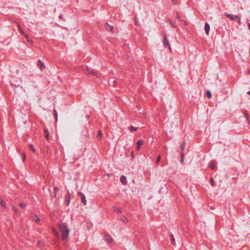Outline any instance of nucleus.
Returning a JSON list of instances; mask_svg holds the SVG:
<instances>
[{
    "label": "nucleus",
    "instance_id": "nucleus-23",
    "mask_svg": "<svg viewBox=\"0 0 250 250\" xmlns=\"http://www.w3.org/2000/svg\"><path fill=\"white\" fill-rule=\"evenodd\" d=\"M161 160V156L159 155H158V156L157 157V159H156V164L157 165H158V164L159 163V162Z\"/></svg>",
    "mask_w": 250,
    "mask_h": 250
},
{
    "label": "nucleus",
    "instance_id": "nucleus-14",
    "mask_svg": "<svg viewBox=\"0 0 250 250\" xmlns=\"http://www.w3.org/2000/svg\"><path fill=\"white\" fill-rule=\"evenodd\" d=\"M170 236V238H171V243L173 245H174V246L176 245L175 240L174 239L173 235L172 234H171Z\"/></svg>",
    "mask_w": 250,
    "mask_h": 250
},
{
    "label": "nucleus",
    "instance_id": "nucleus-12",
    "mask_svg": "<svg viewBox=\"0 0 250 250\" xmlns=\"http://www.w3.org/2000/svg\"><path fill=\"white\" fill-rule=\"evenodd\" d=\"M143 144V141L142 140H139L138 141L137 143V149L139 150L140 149V147Z\"/></svg>",
    "mask_w": 250,
    "mask_h": 250
},
{
    "label": "nucleus",
    "instance_id": "nucleus-7",
    "mask_svg": "<svg viewBox=\"0 0 250 250\" xmlns=\"http://www.w3.org/2000/svg\"><path fill=\"white\" fill-rule=\"evenodd\" d=\"M105 241L110 244H111L113 242V239L111 238V237L110 235H106L105 236Z\"/></svg>",
    "mask_w": 250,
    "mask_h": 250
},
{
    "label": "nucleus",
    "instance_id": "nucleus-19",
    "mask_svg": "<svg viewBox=\"0 0 250 250\" xmlns=\"http://www.w3.org/2000/svg\"><path fill=\"white\" fill-rule=\"evenodd\" d=\"M33 219L35 220L37 222H39L40 220V218L36 215H35L33 216Z\"/></svg>",
    "mask_w": 250,
    "mask_h": 250
},
{
    "label": "nucleus",
    "instance_id": "nucleus-30",
    "mask_svg": "<svg viewBox=\"0 0 250 250\" xmlns=\"http://www.w3.org/2000/svg\"><path fill=\"white\" fill-rule=\"evenodd\" d=\"M184 161V153H181V162L183 163Z\"/></svg>",
    "mask_w": 250,
    "mask_h": 250
},
{
    "label": "nucleus",
    "instance_id": "nucleus-34",
    "mask_svg": "<svg viewBox=\"0 0 250 250\" xmlns=\"http://www.w3.org/2000/svg\"><path fill=\"white\" fill-rule=\"evenodd\" d=\"M25 37L26 38L27 42H31L32 40H30L27 35H25Z\"/></svg>",
    "mask_w": 250,
    "mask_h": 250
},
{
    "label": "nucleus",
    "instance_id": "nucleus-37",
    "mask_svg": "<svg viewBox=\"0 0 250 250\" xmlns=\"http://www.w3.org/2000/svg\"><path fill=\"white\" fill-rule=\"evenodd\" d=\"M25 157H26V155H25V154H24L23 156V161H24Z\"/></svg>",
    "mask_w": 250,
    "mask_h": 250
},
{
    "label": "nucleus",
    "instance_id": "nucleus-11",
    "mask_svg": "<svg viewBox=\"0 0 250 250\" xmlns=\"http://www.w3.org/2000/svg\"><path fill=\"white\" fill-rule=\"evenodd\" d=\"M225 15L228 18L230 19L231 20H234V15L232 14H229L227 13H225Z\"/></svg>",
    "mask_w": 250,
    "mask_h": 250
},
{
    "label": "nucleus",
    "instance_id": "nucleus-36",
    "mask_svg": "<svg viewBox=\"0 0 250 250\" xmlns=\"http://www.w3.org/2000/svg\"><path fill=\"white\" fill-rule=\"evenodd\" d=\"M11 85L13 86V87L14 88H15V87H19V86H16V85L13 84H12V83H11Z\"/></svg>",
    "mask_w": 250,
    "mask_h": 250
},
{
    "label": "nucleus",
    "instance_id": "nucleus-18",
    "mask_svg": "<svg viewBox=\"0 0 250 250\" xmlns=\"http://www.w3.org/2000/svg\"><path fill=\"white\" fill-rule=\"evenodd\" d=\"M0 204L2 208H6V204L3 202V201L0 198Z\"/></svg>",
    "mask_w": 250,
    "mask_h": 250
},
{
    "label": "nucleus",
    "instance_id": "nucleus-6",
    "mask_svg": "<svg viewBox=\"0 0 250 250\" xmlns=\"http://www.w3.org/2000/svg\"><path fill=\"white\" fill-rule=\"evenodd\" d=\"M205 30L206 34L208 35L210 30V25L207 22H206L205 24Z\"/></svg>",
    "mask_w": 250,
    "mask_h": 250
},
{
    "label": "nucleus",
    "instance_id": "nucleus-29",
    "mask_svg": "<svg viewBox=\"0 0 250 250\" xmlns=\"http://www.w3.org/2000/svg\"><path fill=\"white\" fill-rule=\"evenodd\" d=\"M19 206H20L21 208H25V205L22 203H20L19 204Z\"/></svg>",
    "mask_w": 250,
    "mask_h": 250
},
{
    "label": "nucleus",
    "instance_id": "nucleus-4",
    "mask_svg": "<svg viewBox=\"0 0 250 250\" xmlns=\"http://www.w3.org/2000/svg\"><path fill=\"white\" fill-rule=\"evenodd\" d=\"M70 202V193L68 190L67 191L65 197V204L66 206H68Z\"/></svg>",
    "mask_w": 250,
    "mask_h": 250
},
{
    "label": "nucleus",
    "instance_id": "nucleus-20",
    "mask_svg": "<svg viewBox=\"0 0 250 250\" xmlns=\"http://www.w3.org/2000/svg\"><path fill=\"white\" fill-rule=\"evenodd\" d=\"M54 115L55 116V120L57 121L58 120V113L56 109L54 110Z\"/></svg>",
    "mask_w": 250,
    "mask_h": 250
},
{
    "label": "nucleus",
    "instance_id": "nucleus-28",
    "mask_svg": "<svg viewBox=\"0 0 250 250\" xmlns=\"http://www.w3.org/2000/svg\"><path fill=\"white\" fill-rule=\"evenodd\" d=\"M215 164L213 162H212L210 165V168L213 169L215 168Z\"/></svg>",
    "mask_w": 250,
    "mask_h": 250
},
{
    "label": "nucleus",
    "instance_id": "nucleus-21",
    "mask_svg": "<svg viewBox=\"0 0 250 250\" xmlns=\"http://www.w3.org/2000/svg\"><path fill=\"white\" fill-rule=\"evenodd\" d=\"M102 134L101 130H99L98 132V134L97 135V138L99 139H101L102 138Z\"/></svg>",
    "mask_w": 250,
    "mask_h": 250
},
{
    "label": "nucleus",
    "instance_id": "nucleus-42",
    "mask_svg": "<svg viewBox=\"0 0 250 250\" xmlns=\"http://www.w3.org/2000/svg\"><path fill=\"white\" fill-rule=\"evenodd\" d=\"M184 23H185V25H187V22H186V21H184Z\"/></svg>",
    "mask_w": 250,
    "mask_h": 250
},
{
    "label": "nucleus",
    "instance_id": "nucleus-15",
    "mask_svg": "<svg viewBox=\"0 0 250 250\" xmlns=\"http://www.w3.org/2000/svg\"><path fill=\"white\" fill-rule=\"evenodd\" d=\"M113 211L116 213H121L122 212L121 209L117 207L113 208Z\"/></svg>",
    "mask_w": 250,
    "mask_h": 250
},
{
    "label": "nucleus",
    "instance_id": "nucleus-17",
    "mask_svg": "<svg viewBox=\"0 0 250 250\" xmlns=\"http://www.w3.org/2000/svg\"><path fill=\"white\" fill-rule=\"evenodd\" d=\"M185 145H186V143L185 142H183L181 146H180V148H181V153H184V148H185Z\"/></svg>",
    "mask_w": 250,
    "mask_h": 250
},
{
    "label": "nucleus",
    "instance_id": "nucleus-32",
    "mask_svg": "<svg viewBox=\"0 0 250 250\" xmlns=\"http://www.w3.org/2000/svg\"><path fill=\"white\" fill-rule=\"evenodd\" d=\"M52 231L53 232V233L55 234V235H58V232L54 229H52Z\"/></svg>",
    "mask_w": 250,
    "mask_h": 250
},
{
    "label": "nucleus",
    "instance_id": "nucleus-40",
    "mask_svg": "<svg viewBox=\"0 0 250 250\" xmlns=\"http://www.w3.org/2000/svg\"><path fill=\"white\" fill-rule=\"evenodd\" d=\"M235 21L237 20H239V19L238 18V17L235 16Z\"/></svg>",
    "mask_w": 250,
    "mask_h": 250
},
{
    "label": "nucleus",
    "instance_id": "nucleus-22",
    "mask_svg": "<svg viewBox=\"0 0 250 250\" xmlns=\"http://www.w3.org/2000/svg\"><path fill=\"white\" fill-rule=\"evenodd\" d=\"M207 96L208 98L210 99L211 97V93L209 91H207Z\"/></svg>",
    "mask_w": 250,
    "mask_h": 250
},
{
    "label": "nucleus",
    "instance_id": "nucleus-38",
    "mask_svg": "<svg viewBox=\"0 0 250 250\" xmlns=\"http://www.w3.org/2000/svg\"><path fill=\"white\" fill-rule=\"evenodd\" d=\"M172 0L174 4H176L177 3V0Z\"/></svg>",
    "mask_w": 250,
    "mask_h": 250
},
{
    "label": "nucleus",
    "instance_id": "nucleus-35",
    "mask_svg": "<svg viewBox=\"0 0 250 250\" xmlns=\"http://www.w3.org/2000/svg\"><path fill=\"white\" fill-rule=\"evenodd\" d=\"M177 18L180 21H182V20L181 19V17L180 16L179 14H177Z\"/></svg>",
    "mask_w": 250,
    "mask_h": 250
},
{
    "label": "nucleus",
    "instance_id": "nucleus-31",
    "mask_svg": "<svg viewBox=\"0 0 250 250\" xmlns=\"http://www.w3.org/2000/svg\"><path fill=\"white\" fill-rule=\"evenodd\" d=\"M12 209L16 214L18 213V209L16 207H13Z\"/></svg>",
    "mask_w": 250,
    "mask_h": 250
},
{
    "label": "nucleus",
    "instance_id": "nucleus-5",
    "mask_svg": "<svg viewBox=\"0 0 250 250\" xmlns=\"http://www.w3.org/2000/svg\"><path fill=\"white\" fill-rule=\"evenodd\" d=\"M38 62V66L41 70L42 71L45 68V65L40 60H39Z\"/></svg>",
    "mask_w": 250,
    "mask_h": 250
},
{
    "label": "nucleus",
    "instance_id": "nucleus-2",
    "mask_svg": "<svg viewBox=\"0 0 250 250\" xmlns=\"http://www.w3.org/2000/svg\"><path fill=\"white\" fill-rule=\"evenodd\" d=\"M163 43L164 46L165 48L168 47L169 48L170 52H171V48L170 47L169 42L167 39V37L165 32L163 33Z\"/></svg>",
    "mask_w": 250,
    "mask_h": 250
},
{
    "label": "nucleus",
    "instance_id": "nucleus-24",
    "mask_svg": "<svg viewBox=\"0 0 250 250\" xmlns=\"http://www.w3.org/2000/svg\"><path fill=\"white\" fill-rule=\"evenodd\" d=\"M130 129L131 131H136L137 130V127L131 126L130 127Z\"/></svg>",
    "mask_w": 250,
    "mask_h": 250
},
{
    "label": "nucleus",
    "instance_id": "nucleus-26",
    "mask_svg": "<svg viewBox=\"0 0 250 250\" xmlns=\"http://www.w3.org/2000/svg\"><path fill=\"white\" fill-rule=\"evenodd\" d=\"M121 220L123 222H126L127 221V218L126 217L123 216L121 217Z\"/></svg>",
    "mask_w": 250,
    "mask_h": 250
},
{
    "label": "nucleus",
    "instance_id": "nucleus-41",
    "mask_svg": "<svg viewBox=\"0 0 250 250\" xmlns=\"http://www.w3.org/2000/svg\"><path fill=\"white\" fill-rule=\"evenodd\" d=\"M62 15H60L59 16V18H60V19H62Z\"/></svg>",
    "mask_w": 250,
    "mask_h": 250
},
{
    "label": "nucleus",
    "instance_id": "nucleus-9",
    "mask_svg": "<svg viewBox=\"0 0 250 250\" xmlns=\"http://www.w3.org/2000/svg\"><path fill=\"white\" fill-rule=\"evenodd\" d=\"M120 181L123 185H125L127 183L126 177L124 175L121 176Z\"/></svg>",
    "mask_w": 250,
    "mask_h": 250
},
{
    "label": "nucleus",
    "instance_id": "nucleus-8",
    "mask_svg": "<svg viewBox=\"0 0 250 250\" xmlns=\"http://www.w3.org/2000/svg\"><path fill=\"white\" fill-rule=\"evenodd\" d=\"M105 27V28L106 29V30L108 31H111V32H112L113 31L114 27L113 26L109 25L108 23L106 24Z\"/></svg>",
    "mask_w": 250,
    "mask_h": 250
},
{
    "label": "nucleus",
    "instance_id": "nucleus-43",
    "mask_svg": "<svg viewBox=\"0 0 250 250\" xmlns=\"http://www.w3.org/2000/svg\"><path fill=\"white\" fill-rule=\"evenodd\" d=\"M249 29L250 30V24H249Z\"/></svg>",
    "mask_w": 250,
    "mask_h": 250
},
{
    "label": "nucleus",
    "instance_id": "nucleus-16",
    "mask_svg": "<svg viewBox=\"0 0 250 250\" xmlns=\"http://www.w3.org/2000/svg\"><path fill=\"white\" fill-rule=\"evenodd\" d=\"M18 29H19V32L20 33L25 36V35H26L23 31V30L21 29V26L19 24H18Z\"/></svg>",
    "mask_w": 250,
    "mask_h": 250
},
{
    "label": "nucleus",
    "instance_id": "nucleus-44",
    "mask_svg": "<svg viewBox=\"0 0 250 250\" xmlns=\"http://www.w3.org/2000/svg\"><path fill=\"white\" fill-rule=\"evenodd\" d=\"M248 93L249 94H250V92H249Z\"/></svg>",
    "mask_w": 250,
    "mask_h": 250
},
{
    "label": "nucleus",
    "instance_id": "nucleus-3",
    "mask_svg": "<svg viewBox=\"0 0 250 250\" xmlns=\"http://www.w3.org/2000/svg\"><path fill=\"white\" fill-rule=\"evenodd\" d=\"M78 196L80 197L81 202L83 204V205L84 206L86 205V200L84 195L83 193L79 192L78 193Z\"/></svg>",
    "mask_w": 250,
    "mask_h": 250
},
{
    "label": "nucleus",
    "instance_id": "nucleus-13",
    "mask_svg": "<svg viewBox=\"0 0 250 250\" xmlns=\"http://www.w3.org/2000/svg\"><path fill=\"white\" fill-rule=\"evenodd\" d=\"M44 135H45V138L47 140H48L49 139V132H48L47 129L45 128L44 129Z\"/></svg>",
    "mask_w": 250,
    "mask_h": 250
},
{
    "label": "nucleus",
    "instance_id": "nucleus-10",
    "mask_svg": "<svg viewBox=\"0 0 250 250\" xmlns=\"http://www.w3.org/2000/svg\"><path fill=\"white\" fill-rule=\"evenodd\" d=\"M87 72H88V73L89 74H94L95 76H97V75H98L97 72L96 71H95V70L90 69L89 68H87Z\"/></svg>",
    "mask_w": 250,
    "mask_h": 250
},
{
    "label": "nucleus",
    "instance_id": "nucleus-27",
    "mask_svg": "<svg viewBox=\"0 0 250 250\" xmlns=\"http://www.w3.org/2000/svg\"><path fill=\"white\" fill-rule=\"evenodd\" d=\"M210 183L211 185L212 186H214V181L213 180V179L212 178H211L210 179Z\"/></svg>",
    "mask_w": 250,
    "mask_h": 250
},
{
    "label": "nucleus",
    "instance_id": "nucleus-25",
    "mask_svg": "<svg viewBox=\"0 0 250 250\" xmlns=\"http://www.w3.org/2000/svg\"><path fill=\"white\" fill-rule=\"evenodd\" d=\"M30 148L33 152H34V153L35 152V148L34 146H33V145H30Z\"/></svg>",
    "mask_w": 250,
    "mask_h": 250
},
{
    "label": "nucleus",
    "instance_id": "nucleus-33",
    "mask_svg": "<svg viewBox=\"0 0 250 250\" xmlns=\"http://www.w3.org/2000/svg\"><path fill=\"white\" fill-rule=\"evenodd\" d=\"M38 244L39 246H42L43 244V242L42 241H38Z\"/></svg>",
    "mask_w": 250,
    "mask_h": 250
},
{
    "label": "nucleus",
    "instance_id": "nucleus-39",
    "mask_svg": "<svg viewBox=\"0 0 250 250\" xmlns=\"http://www.w3.org/2000/svg\"><path fill=\"white\" fill-rule=\"evenodd\" d=\"M58 190H59V188H54V190L58 191Z\"/></svg>",
    "mask_w": 250,
    "mask_h": 250
},
{
    "label": "nucleus",
    "instance_id": "nucleus-1",
    "mask_svg": "<svg viewBox=\"0 0 250 250\" xmlns=\"http://www.w3.org/2000/svg\"><path fill=\"white\" fill-rule=\"evenodd\" d=\"M60 231L62 233V239L65 240L69 236V229L65 223H62L59 225Z\"/></svg>",
    "mask_w": 250,
    "mask_h": 250
}]
</instances>
